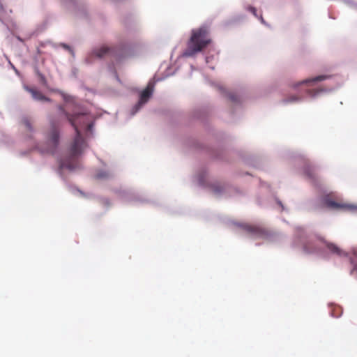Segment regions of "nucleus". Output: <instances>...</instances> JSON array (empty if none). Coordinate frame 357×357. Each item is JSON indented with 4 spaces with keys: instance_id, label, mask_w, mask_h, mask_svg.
I'll return each instance as SVG.
<instances>
[{
    "instance_id": "f257e3e1",
    "label": "nucleus",
    "mask_w": 357,
    "mask_h": 357,
    "mask_svg": "<svg viewBox=\"0 0 357 357\" xmlns=\"http://www.w3.org/2000/svg\"><path fill=\"white\" fill-rule=\"evenodd\" d=\"M64 114L68 121L75 128L76 135L70 146L69 155L61 160L60 167L61 169L66 168L69 170H75L79 168L78 156L86 147V142L82 137L79 128H86L88 130H90L93 123L90 115L87 113L70 114L65 112Z\"/></svg>"
},
{
    "instance_id": "f03ea898",
    "label": "nucleus",
    "mask_w": 357,
    "mask_h": 357,
    "mask_svg": "<svg viewBox=\"0 0 357 357\" xmlns=\"http://www.w3.org/2000/svg\"><path fill=\"white\" fill-rule=\"evenodd\" d=\"M211 43L209 30L207 26H203L193 29L187 48L184 52L186 56H192L202 52Z\"/></svg>"
},
{
    "instance_id": "7ed1b4c3",
    "label": "nucleus",
    "mask_w": 357,
    "mask_h": 357,
    "mask_svg": "<svg viewBox=\"0 0 357 357\" xmlns=\"http://www.w3.org/2000/svg\"><path fill=\"white\" fill-rule=\"evenodd\" d=\"M51 128L47 135V146L41 149V151L50 153H54L59 141V131L58 125L55 122H51Z\"/></svg>"
},
{
    "instance_id": "20e7f679",
    "label": "nucleus",
    "mask_w": 357,
    "mask_h": 357,
    "mask_svg": "<svg viewBox=\"0 0 357 357\" xmlns=\"http://www.w3.org/2000/svg\"><path fill=\"white\" fill-rule=\"evenodd\" d=\"M323 202L326 207L332 209L354 208V206L349 204L336 202L335 200L333 199L331 195L325 196L324 197Z\"/></svg>"
},
{
    "instance_id": "39448f33",
    "label": "nucleus",
    "mask_w": 357,
    "mask_h": 357,
    "mask_svg": "<svg viewBox=\"0 0 357 357\" xmlns=\"http://www.w3.org/2000/svg\"><path fill=\"white\" fill-rule=\"evenodd\" d=\"M153 91V84L149 82L144 90H143L140 94V98L139 102L136 105L138 109L142 105L146 103L151 98Z\"/></svg>"
},
{
    "instance_id": "423d86ee",
    "label": "nucleus",
    "mask_w": 357,
    "mask_h": 357,
    "mask_svg": "<svg viewBox=\"0 0 357 357\" xmlns=\"http://www.w3.org/2000/svg\"><path fill=\"white\" fill-rule=\"evenodd\" d=\"M27 91H29L33 99L39 101H50V100L45 97L40 91L37 89L26 87Z\"/></svg>"
},
{
    "instance_id": "0eeeda50",
    "label": "nucleus",
    "mask_w": 357,
    "mask_h": 357,
    "mask_svg": "<svg viewBox=\"0 0 357 357\" xmlns=\"http://www.w3.org/2000/svg\"><path fill=\"white\" fill-rule=\"evenodd\" d=\"M112 49L105 46H102L98 49L93 51L92 55L96 56L97 58L101 59L106 55H109L112 52Z\"/></svg>"
},
{
    "instance_id": "6e6552de",
    "label": "nucleus",
    "mask_w": 357,
    "mask_h": 357,
    "mask_svg": "<svg viewBox=\"0 0 357 357\" xmlns=\"http://www.w3.org/2000/svg\"><path fill=\"white\" fill-rule=\"evenodd\" d=\"M246 230L252 234L261 236L264 234V230L262 228L255 226H247Z\"/></svg>"
},
{
    "instance_id": "1a4fd4ad",
    "label": "nucleus",
    "mask_w": 357,
    "mask_h": 357,
    "mask_svg": "<svg viewBox=\"0 0 357 357\" xmlns=\"http://www.w3.org/2000/svg\"><path fill=\"white\" fill-rule=\"evenodd\" d=\"M329 77H330V76H328V75H319V76H317L312 79H304L301 83H299V84L312 83V82H321V81L325 80Z\"/></svg>"
},
{
    "instance_id": "9d476101",
    "label": "nucleus",
    "mask_w": 357,
    "mask_h": 357,
    "mask_svg": "<svg viewBox=\"0 0 357 357\" xmlns=\"http://www.w3.org/2000/svg\"><path fill=\"white\" fill-rule=\"evenodd\" d=\"M21 123L23 126H24V127L26 128V129L28 131L33 132V128L32 126V122L29 117H28V116L23 117L21 120Z\"/></svg>"
},
{
    "instance_id": "9b49d317",
    "label": "nucleus",
    "mask_w": 357,
    "mask_h": 357,
    "mask_svg": "<svg viewBox=\"0 0 357 357\" xmlns=\"http://www.w3.org/2000/svg\"><path fill=\"white\" fill-rule=\"evenodd\" d=\"M328 249L333 254L341 256L344 255L343 251H342L336 245L333 243L327 244Z\"/></svg>"
},
{
    "instance_id": "f8f14e48",
    "label": "nucleus",
    "mask_w": 357,
    "mask_h": 357,
    "mask_svg": "<svg viewBox=\"0 0 357 357\" xmlns=\"http://www.w3.org/2000/svg\"><path fill=\"white\" fill-rule=\"evenodd\" d=\"M228 98L232 102H237L238 101V97L235 94L229 93L228 95Z\"/></svg>"
},
{
    "instance_id": "ddd939ff",
    "label": "nucleus",
    "mask_w": 357,
    "mask_h": 357,
    "mask_svg": "<svg viewBox=\"0 0 357 357\" xmlns=\"http://www.w3.org/2000/svg\"><path fill=\"white\" fill-rule=\"evenodd\" d=\"M248 10L251 12L255 17H257V9L255 7L250 6L248 8Z\"/></svg>"
},
{
    "instance_id": "4468645a",
    "label": "nucleus",
    "mask_w": 357,
    "mask_h": 357,
    "mask_svg": "<svg viewBox=\"0 0 357 357\" xmlns=\"http://www.w3.org/2000/svg\"><path fill=\"white\" fill-rule=\"evenodd\" d=\"M308 93H310V95L314 96H315L317 93H319L318 91H308Z\"/></svg>"
},
{
    "instance_id": "2eb2a0df",
    "label": "nucleus",
    "mask_w": 357,
    "mask_h": 357,
    "mask_svg": "<svg viewBox=\"0 0 357 357\" xmlns=\"http://www.w3.org/2000/svg\"><path fill=\"white\" fill-rule=\"evenodd\" d=\"M62 46H63L66 50H70V47L68 45L63 44V45H62Z\"/></svg>"
},
{
    "instance_id": "dca6fc26",
    "label": "nucleus",
    "mask_w": 357,
    "mask_h": 357,
    "mask_svg": "<svg viewBox=\"0 0 357 357\" xmlns=\"http://www.w3.org/2000/svg\"><path fill=\"white\" fill-rule=\"evenodd\" d=\"M260 20H261V21L262 22H264V19H263V17H262V16H261V15L260 16Z\"/></svg>"
},
{
    "instance_id": "f3484780",
    "label": "nucleus",
    "mask_w": 357,
    "mask_h": 357,
    "mask_svg": "<svg viewBox=\"0 0 357 357\" xmlns=\"http://www.w3.org/2000/svg\"><path fill=\"white\" fill-rule=\"evenodd\" d=\"M297 100V98L294 97L293 100Z\"/></svg>"
},
{
    "instance_id": "a211bd4d",
    "label": "nucleus",
    "mask_w": 357,
    "mask_h": 357,
    "mask_svg": "<svg viewBox=\"0 0 357 357\" xmlns=\"http://www.w3.org/2000/svg\"><path fill=\"white\" fill-rule=\"evenodd\" d=\"M215 192H219V190H218L217 189H215Z\"/></svg>"
},
{
    "instance_id": "6ab92c4d",
    "label": "nucleus",
    "mask_w": 357,
    "mask_h": 357,
    "mask_svg": "<svg viewBox=\"0 0 357 357\" xmlns=\"http://www.w3.org/2000/svg\"><path fill=\"white\" fill-rule=\"evenodd\" d=\"M357 210V208H355Z\"/></svg>"
}]
</instances>
